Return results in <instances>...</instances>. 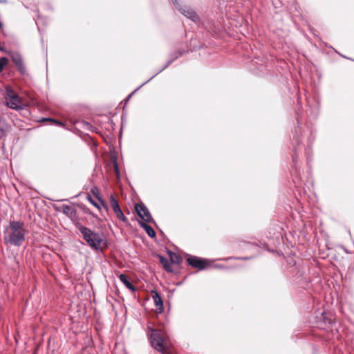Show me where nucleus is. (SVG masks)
I'll return each instance as SVG.
<instances>
[{"label":"nucleus","mask_w":354,"mask_h":354,"mask_svg":"<svg viewBox=\"0 0 354 354\" xmlns=\"http://www.w3.org/2000/svg\"><path fill=\"white\" fill-rule=\"evenodd\" d=\"M24 223L20 221H11L4 231L3 240L6 245L20 246L25 240Z\"/></svg>","instance_id":"nucleus-1"},{"label":"nucleus","mask_w":354,"mask_h":354,"mask_svg":"<svg viewBox=\"0 0 354 354\" xmlns=\"http://www.w3.org/2000/svg\"><path fill=\"white\" fill-rule=\"evenodd\" d=\"M147 335L151 346L162 354L169 353L170 343L167 333L162 329H154L147 326Z\"/></svg>","instance_id":"nucleus-2"},{"label":"nucleus","mask_w":354,"mask_h":354,"mask_svg":"<svg viewBox=\"0 0 354 354\" xmlns=\"http://www.w3.org/2000/svg\"><path fill=\"white\" fill-rule=\"evenodd\" d=\"M75 226L82 234L83 238L87 244L91 248L95 250H102L101 245L103 242V239L99 233L92 231L91 229L83 226L79 223H77Z\"/></svg>","instance_id":"nucleus-3"},{"label":"nucleus","mask_w":354,"mask_h":354,"mask_svg":"<svg viewBox=\"0 0 354 354\" xmlns=\"http://www.w3.org/2000/svg\"><path fill=\"white\" fill-rule=\"evenodd\" d=\"M7 96L5 98L6 105L15 110H21L23 109L24 103L22 99L15 93L12 89L6 90Z\"/></svg>","instance_id":"nucleus-4"},{"label":"nucleus","mask_w":354,"mask_h":354,"mask_svg":"<svg viewBox=\"0 0 354 354\" xmlns=\"http://www.w3.org/2000/svg\"><path fill=\"white\" fill-rule=\"evenodd\" d=\"M176 8L187 18L189 19L195 23H198L200 21L199 16L197 13L189 6H181L178 0H172Z\"/></svg>","instance_id":"nucleus-5"},{"label":"nucleus","mask_w":354,"mask_h":354,"mask_svg":"<svg viewBox=\"0 0 354 354\" xmlns=\"http://www.w3.org/2000/svg\"><path fill=\"white\" fill-rule=\"evenodd\" d=\"M110 205L115 215L118 219L122 221L124 223H128V219L124 216V213L122 212L118 201L116 200V198L114 197L113 195L110 196Z\"/></svg>","instance_id":"nucleus-6"},{"label":"nucleus","mask_w":354,"mask_h":354,"mask_svg":"<svg viewBox=\"0 0 354 354\" xmlns=\"http://www.w3.org/2000/svg\"><path fill=\"white\" fill-rule=\"evenodd\" d=\"M136 211L144 223H150L152 221L151 214L147 207L142 204H136L135 206Z\"/></svg>","instance_id":"nucleus-7"},{"label":"nucleus","mask_w":354,"mask_h":354,"mask_svg":"<svg viewBox=\"0 0 354 354\" xmlns=\"http://www.w3.org/2000/svg\"><path fill=\"white\" fill-rule=\"evenodd\" d=\"M10 56L12 62L15 64L20 73L24 74L26 73V67L21 55L18 53H12Z\"/></svg>","instance_id":"nucleus-8"},{"label":"nucleus","mask_w":354,"mask_h":354,"mask_svg":"<svg viewBox=\"0 0 354 354\" xmlns=\"http://www.w3.org/2000/svg\"><path fill=\"white\" fill-rule=\"evenodd\" d=\"M187 261L189 266L199 270H203L207 266L205 260L196 257H190L187 259Z\"/></svg>","instance_id":"nucleus-9"},{"label":"nucleus","mask_w":354,"mask_h":354,"mask_svg":"<svg viewBox=\"0 0 354 354\" xmlns=\"http://www.w3.org/2000/svg\"><path fill=\"white\" fill-rule=\"evenodd\" d=\"M62 212L71 218H75L77 216L76 209L68 205H63L60 207Z\"/></svg>","instance_id":"nucleus-10"},{"label":"nucleus","mask_w":354,"mask_h":354,"mask_svg":"<svg viewBox=\"0 0 354 354\" xmlns=\"http://www.w3.org/2000/svg\"><path fill=\"white\" fill-rule=\"evenodd\" d=\"M151 297L153 298V302L155 303L156 306L157 307V309L158 310L159 313H162L164 306H163V301L160 297V295L158 294V292L156 290L151 291Z\"/></svg>","instance_id":"nucleus-11"},{"label":"nucleus","mask_w":354,"mask_h":354,"mask_svg":"<svg viewBox=\"0 0 354 354\" xmlns=\"http://www.w3.org/2000/svg\"><path fill=\"white\" fill-rule=\"evenodd\" d=\"M158 257L164 269L168 272H172L171 263L169 261L162 255H158Z\"/></svg>","instance_id":"nucleus-12"},{"label":"nucleus","mask_w":354,"mask_h":354,"mask_svg":"<svg viewBox=\"0 0 354 354\" xmlns=\"http://www.w3.org/2000/svg\"><path fill=\"white\" fill-rule=\"evenodd\" d=\"M120 280L125 285V286L129 289L130 290L134 292L136 288L133 286V284L130 282L129 279L127 275L124 274H120L119 275Z\"/></svg>","instance_id":"nucleus-13"},{"label":"nucleus","mask_w":354,"mask_h":354,"mask_svg":"<svg viewBox=\"0 0 354 354\" xmlns=\"http://www.w3.org/2000/svg\"><path fill=\"white\" fill-rule=\"evenodd\" d=\"M9 130L10 126L6 122V120L0 118V138L5 137Z\"/></svg>","instance_id":"nucleus-14"},{"label":"nucleus","mask_w":354,"mask_h":354,"mask_svg":"<svg viewBox=\"0 0 354 354\" xmlns=\"http://www.w3.org/2000/svg\"><path fill=\"white\" fill-rule=\"evenodd\" d=\"M139 225L145 230L146 233L149 237L153 238L156 236V232L150 225L141 221L139 222Z\"/></svg>","instance_id":"nucleus-15"},{"label":"nucleus","mask_w":354,"mask_h":354,"mask_svg":"<svg viewBox=\"0 0 354 354\" xmlns=\"http://www.w3.org/2000/svg\"><path fill=\"white\" fill-rule=\"evenodd\" d=\"M181 55H182V53L180 51L174 53L173 55V58L171 59H170L169 61H168L167 64L165 66V67L161 71H162L165 68H166L167 67H168L174 59H177L178 57H180Z\"/></svg>","instance_id":"nucleus-16"},{"label":"nucleus","mask_w":354,"mask_h":354,"mask_svg":"<svg viewBox=\"0 0 354 354\" xmlns=\"http://www.w3.org/2000/svg\"><path fill=\"white\" fill-rule=\"evenodd\" d=\"M8 59L3 57L0 59V73L3 70V68L8 64Z\"/></svg>","instance_id":"nucleus-17"},{"label":"nucleus","mask_w":354,"mask_h":354,"mask_svg":"<svg viewBox=\"0 0 354 354\" xmlns=\"http://www.w3.org/2000/svg\"><path fill=\"white\" fill-rule=\"evenodd\" d=\"M88 199L90 201V203L95 207H97L98 209H101V206L97 203H96L90 196H88Z\"/></svg>","instance_id":"nucleus-18"},{"label":"nucleus","mask_w":354,"mask_h":354,"mask_svg":"<svg viewBox=\"0 0 354 354\" xmlns=\"http://www.w3.org/2000/svg\"><path fill=\"white\" fill-rule=\"evenodd\" d=\"M96 197L98 198V200H99L100 203H101L102 206L107 209L108 207H107L106 204L105 203V202L100 196H96Z\"/></svg>","instance_id":"nucleus-19"},{"label":"nucleus","mask_w":354,"mask_h":354,"mask_svg":"<svg viewBox=\"0 0 354 354\" xmlns=\"http://www.w3.org/2000/svg\"><path fill=\"white\" fill-rule=\"evenodd\" d=\"M57 125L62 126L63 123L59 121L53 120Z\"/></svg>","instance_id":"nucleus-20"},{"label":"nucleus","mask_w":354,"mask_h":354,"mask_svg":"<svg viewBox=\"0 0 354 354\" xmlns=\"http://www.w3.org/2000/svg\"><path fill=\"white\" fill-rule=\"evenodd\" d=\"M0 50L6 52V50L4 49V48H3L1 45H0Z\"/></svg>","instance_id":"nucleus-21"},{"label":"nucleus","mask_w":354,"mask_h":354,"mask_svg":"<svg viewBox=\"0 0 354 354\" xmlns=\"http://www.w3.org/2000/svg\"><path fill=\"white\" fill-rule=\"evenodd\" d=\"M169 254H170L171 261L172 262H175V261L173 259V257H172V255H171L172 254H171V252H170Z\"/></svg>","instance_id":"nucleus-22"},{"label":"nucleus","mask_w":354,"mask_h":354,"mask_svg":"<svg viewBox=\"0 0 354 354\" xmlns=\"http://www.w3.org/2000/svg\"><path fill=\"white\" fill-rule=\"evenodd\" d=\"M3 26V24L2 22L0 21V28H2Z\"/></svg>","instance_id":"nucleus-23"},{"label":"nucleus","mask_w":354,"mask_h":354,"mask_svg":"<svg viewBox=\"0 0 354 354\" xmlns=\"http://www.w3.org/2000/svg\"><path fill=\"white\" fill-rule=\"evenodd\" d=\"M115 168L116 171H117V172H118V166H117V165H115Z\"/></svg>","instance_id":"nucleus-24"},{"label":"nucleus","mask_w":354,"mask_h":354,"mask_svg":"<svg viewBox=\"0 0 354 354\" xmlns=\"http://www.w3.org/2000/svg\"><path fill=\"white\" fill-rule=\"evenodd\" d=\"M88 213H89L90 214H91L93 217H96V216H95V214H91V212H88Z\"/></svg>","instance_id":"nucleus-25"},{"label":"nucleus","mask_w":354,"mask_h":354,"mask_svg":"<svg viewBox=\"0 0 354 354\" xmlns=\"http://www.w3.org/2000/svg\"><path fill=\"white\" fill-rule=\"evenodd\" d=\"M133 93H132L131 94H130V95H129L128 98L131 97V95H133Z\"/></svg>","instance_id":"nucleus-26"},{"label":"nucleus","mask_w":354,"mask_h":354,"mask_svg":"<svg viewBox=\"0 0 354 354\" xmlns=\"http://www.w3.org/2000/svg\"><path fill=\"white\" fill-rule=\"evenodd\" d=\"M92 192L95 194V190L94 189H92Z\"/></svg>","instance_id":"nucleus-27"}]
</instances>
